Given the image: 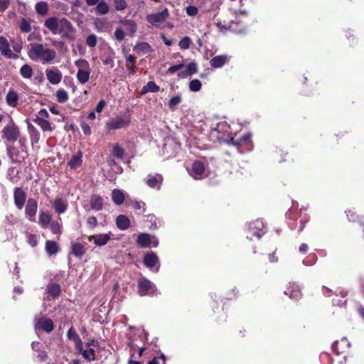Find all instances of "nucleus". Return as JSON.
<instances>
[{
    "mask_svg": "<svg viewBox=\"0 0 364 364\" xmlns=\"http://www.w3.org/2000/svg\"><path fill=\"white\" fill-rule=\"evenodd\" d=\"M43 26L51 33L58 34L62 38L73 42L76 38V28L66 18L50 16L44 21Z\"/></svg>",
    "mask_w": 364,
    "mask_h": 364,
    "instance_id": "nucleus-1",
    "label": "nucleus"
},
{
    "mask_svg": "<svg viewBox=\"0 0 364 364\" xmlns=\"http://www.w3.org/2000/svg\"><path fill=\"white\" fill-rule=\"evenodd\" d=\"M28 55L34 61H39L42 64H50L56 58V52L48 48L46 45L31 43L28 50Z\"/></svg>",
    "mask_w": 364,
    "mask_h": 364,
    "instance_id": "nucleus-2",
    "label": "nucleus"
},
{
    "mask_svg": "<svg viewBox=\"0 0 364 364\" xmlns=\"http://www.w3.org/2000/svg\"><path fill=\"white\" fill-rule=\"evenodd\" d=\"M75 65L78 68L77 72V80L80 84H85L90 78L91 69L88 61L85 59H79L75 62Z\"/></svg>",
    "mask_w": 364,
    "mask_h": 364,
    "instance_id": "nucleus-3",
    "label": "nucleus"
},
{
    "mask_svg": "<svg viewBox=\"0 0 364 364\" xmlns=\"http://www.w3.org/2000/svg\"><path fill=\"white\" fill-rule=\"evenodd\" d=\"M264 228V224L261 220H257L250 223L248 225L247 239L252 240L254 238H256L259 240L265 233Z\"/></svg>",
    "mask_w": 364,
    "mask_h": 364,
    "instance_id": "nucleus-4",
    "label": "nucleus"
},
{
    "mask_svg": "<svg viewBox=\"0 0 364 364\" xmlns=\"http://www.w3.org/2000/svg\"><path fill=\"white\" fill-rule=\"evenodd\" d=\"M137 287L141 296L153 295L156 290V286L146 277L138 279Z\"/></svg>",
    "mask_w": 364,
    "mask_h": 364,
    "instance_id": "nucleus-5",
    "label": "nucleus"
},
{
    "mask_svg": "<svg viewBox=\"0 0 364 364\" xmlns=\"http://www.w3.org/2000/svg\"><path fill=\"white\" fill-rule=\"evenodd\" d=\"M7 155L12 163H21L24 161L28 156V151H25L14 146L8 145L6 146Z\"/></svg>",
    "mask_w": 364,
    "mask_h": 364,
    "instance_id": "nucleus-6",
    "label": "nucleus"
},
{
    "mask_svg": "<svg viewBox=\"0 0 364 364\" xmlns=\"http://www.w3.org/2000/svg\"><path fill=\"white\" fill-rule=\"evenodd\" d=\"M2 138L9 142H15L20 136L18 127L14 122L6 125L2 129Z\"/></svg>",
    "mask_w": 364,
    "mask_h": 364,
    "instance_id": "nucleus-7",
    "label": "nucleus"
},
{
    "mask_svg": "<svg viewBox=\"0 0 364 364\" xmlns=\"http://www.w3.org/2000/svg\"><path fill=\"white\" fill-rule=\"evenodd\" d=\"M34 326L36 329L42 330L46 333H50L54 328V323L52 319L44 316L36 317Z\"/></svg>",
    "mask_w": 364,
    "mask_h": 364,
    "instance_id": "nucleus-8",
    "label": "nucleus"
},
{
    "mask_svg": "<svg viewBox=\"0 0 364 364\" xmlns=\"http://www.w3.org/2000/svg\"><path fill=\"white\" fill-rule=\"evenodd\" d=\"M38 210L37 200L33 198H29L25 205V216L31 222L36 221V215Z\"/></svg>",
    "mask_w": 364,
    "mask_h": 364,
    "instance_id": "nucleus-9",
    "label": "nucleus"
},
{
    "mask_svg": "<svg viewBox=\"0 0 364 364\" xmlns=\"http://www.w3.org/2000/svg\"><path fill=\"white\" fill-rule=\"evenodd\" d=\"M251 137L252 135L250 133H246L238 139H235L233 136H230L229 139L226 141V142L229 145H233L242 152V151L240 149L243 146L248 147L251 144Z\"/></svg>",
    "mask_w": 364,
    "mask_h": 364,
    "instance_id": "nucleus-10",
    "label": "nucleus"
},
{
    "mask_svg": "<svg viewBox=\"0 0 364 364\" xmlns=\"http://www.w3.org/2000/svg\"><path fill=\"white\" fill-rule=\"evenodd\" d=\"M136 244L139 247L147 248L149 247L151 244L153 247L158 245V241L155 237L151 236L148 233H140L137 236Z\"/></svg>",
    "mask_w": 364,
    "mask_h": 364,
    "instance_id": "nucleus-11",
    "label": "nucleus"
},
{
    "mask_svg": "<svg viewBox=\"0 0 364 364\" xmlns=\"http://www.w3.org/2000/svg\"><path fill=\"white\" fill-rule=\"evenodd\" d=\"M27 193L21 187L14 189V203L17 209L21 210L26 203Z\"/></svg>",
    "mask_w": 364,
    "mask_h": 364,
    "instance_id": "nucleus-12",
    "label": "nucleus"
},
{
    "mask_svg": "<svg viewBox=\"0 0 364 364\" xmlns=\"http://www.w3.org/2000/svg\"><path fill=\"white\" fill-rule=\"evenodd\" d=\"M130 123V120L127 118L117 117L112 119L106 123V128L109 130L122 129L127 127Z\"/></svg>",
    "mask_w": 364,
    "mask_h": 364,
    "instance_id": "nucleus-13",
    "label": "nucleus"
},
{
    "mask_svg": "<svg viewBox=\"0 0 364 364\" xmlns=\"http://www.w3.org/2000/svg\"><path fill=\"white\" fill-rule=\"evenodd\" d=\"M0 52L4 56L6 57L7 58H18V54L12 53L11 50L10 49V46L8 40L4 36H0Z\"/></svg>",
    "mask_w": 364,
    "mask_h": 364,
    "instance_id": "nucleus-14",
    "label": "nucleus"
},
{
    "mask_svg": "<svg viewBox=\"0 0 364 364\" xmlns=\"http://www.w3.org/2000/svg\"><path fill=\"white\" fill-rule=\"evenodd\" d=\"M169 16L168 11L165 8L161 12L149 14L146 20L150 23H162L165 21Z\"/></svg>",
    "mask_w": 364,
    "mask_h": 364,
    "instance_id": "nucleus-15",
    "label": "nucleus"
},
{
    "mask_svg": "<svg viewBox=\"0 0 364 364\" xmlns=\"http://www.w3.org/2000/svg\"><path fill=\"white\" fill-rule=\"evenodd\" d=\"M284 294L291 299H299L301 297L300 287L294 282L289 283Z\"/></svg>",
    "mask_w": 364,
    "mask_h": 364,
    "instance_id": "nucleus-16",
    "label": "nucleus"
},
{
    "mask_svg": "<svg viewBox=\"0 0 364 364\" xmlns=\"http://www.w3.org/2000/svg\"><path fill=\"white\" fill-rule=\"evenodd\" d=\"M110 233L93 235L88 237V241H93L96 246H104L110 240Z\"/></svg>",
    "mask_w": 364,
    "mask_h": 364,
    "instance_id": "nucleus-17",
    "label": "nucleus"
},
{
    "mask_svg": "<svg viewBox=\"0 0 364 364\" xmlns=\"http://www.w3.org/2000/svg\"><path fill=\"white\" fill-rule=\"evenodd\" d=\"M348 347L349 344L348 343L347 340L341 339L339 341H335L332 345L331 349L333 353H335L337 355H339L345 353Z\"/></svg>",
    "mask_w": 364,
    "mask_h": 364,
    "instance_id": "nucleus-18",
    "label": "nucleus"
},
{
    "mask_svg": "<svg viewBox=\"0 0 364 364\" xmlns=\"http://www.w3.org/2000/svg\"><path fill=\"white\" fill-rule=\"evenodd\" d=\"M46 74L48 80L53 85L58 84L62 80V73L57 68L55 70L47 69L46 70Z\"/></svg>",
    "mask_w": 364,
    "mask_h": 364,
    "instance_id": "nucleus-19",
    "label": "nucleus"
},
{
    "mask_svg": "<svg viewBox=\"0 0 364 364\" xmlns=\"http://www.w3.org/2000/svg\"><path fill=\"white\" fill-rule=\"evenodd\" d=\"M27 124V129L31 141V144H38L40 141V132L31 123L29 119H26Z\"/></svg>",
    "mask_w": 364,
    "mask_h": 364,
    "instance_id": "nucleus-20",
    "label": "nucleus"
},
{
    "mask_svg": "<svg viewBox=\"0 0 364 364\" xmlns=\"http://www.w3.org/2000/svg\"><path fill=\"white\" fill-rule=\"evenodd\" d=\"M143 262L147 268L151 269L159 264V259L154 252H149L145 254Z\"/></svg>",
    "mask_w": 364,
    "mask_h": 364,
    "instance_id": "nucleus-21",
    "label": "nucleus"
},
{
    "mask_svg": "<svg viewBox=\"0 0 364 364\" xmlns=\"http://www.w3.org/2000/svg\"><path fill=\"white\" fill-rule=\"evenodd\" d=\"M52 221V215L48 211L41 210L39 212L38 223L42 228H48Z\"/></svg>",
    "mask_w": 364,
    "mask_h": 364,
    "instance_id": "nucleus-22",
    "label": "nucleus"
},
{
    "mask_svg": "<svg viewBox=\"0 0 364 364\" xmlns=\"http://www.w3.org/2000/svg\"><path fill=\"white\" fill-rule=\"evenodd\" d=\"M52 205L55 212L59 215L64 213L68 207L67 202L61 198L54 199L52 203Z\"/></svg>",
    "mask_w": 364,
    "mask_h": 364,
    "instance_id": "nucleus-23",
    "label": "nucleus"
},
{
    "mask_svg": "<svg viewBox=\"0 0 364 364\" xmlns=\"http://www.w3.org/2000/svg\"><path fill=\"white\" fill-rule=\"evenodd\" d=\"M90 208L95 211H99L103 208V198L99 194H92L90 199Z\"/></svg>",
    "mask_w": 364,
    "mask_h": 364,
    "instance_id": "nucleus-24",
    "label": "nucleus"
},
{
    "mask_svg": "<svg viewBox=\"0 0 364 364\" xmlns=\"http://www.w3.org/2000/svg\"><path fill=\"white\" fill-rule=\"evenodd\" d=\"M229 61V58L225 55H220L213 57L210 60V65L212 68H219L223 67Z\"/></svg>",
    "mask_w": 364,
    "mask_h": 364,
    "instance_id": "nucleus-25",
    "label": "nucleus"
},
{
    "mask_svg": "<svg viewBox=\"0 0 364 364\" xmlns=\"http://www.w3.org/2000/svg\"><path fill=\"white\" fill-rule=\"evenodd\" d=\"M192 172L196 179L200 178L205 172V166L200 161H195L192 164Z\"/></svg>",
    "mask_w": 364,
    "mask_h": 364,
    "instance_id": "nucleus-26",
    "label": "nucleus"
},
{
    "mask_svg": "<svg viewBox=\"0 0 364 364\" xmlns=\"http://www.w3.org/2000/svg\"><path fill=\"white\" fill-rule=\"evenodd\" d=\"M198 72L197 64L194 62L190 63L185 70L181 71L178 73V77L180 78H186L191 76Z\"/></svg>",
    "mask_w": 364,
    "mask_h": 364,
    "instance_id": "nucleus-27",
    "label": "nucleus"
},
{
    "mask_svg": "<svg viewBox=\"0 0 364 364\" xmlns=\"http://www.w3.org/2000/svg\"><path fill=\"white\" fill-rule=\"evenodd\" d=\"M78 353L81 354L82 357L88 362L95 361L96 358L95 350L93 348H89L88 350L83 349V343L81 345L80 349H76Z\"/></svg>",
    "mask_w": 364,
    "mask_h": 364,
    "instance_id": "nucleus-28",
    "label": "nucleus"
},
{
    "mask_svg": "<svg viewBox=\"0 0 364 364\" xmlns=\"http://www.w3.org/2000/svg\"><path fill=\"white\" fill-rule=\"evenodd\" d=\"M82 153L78 151L76 154L73 155L68 163V165L73 170H75L80 167L82 164Z\"/></svg>",
    "mask_w": 364,
    "mask_h": 364,
    "instance_id": "nucleus-29",
    "label": "nucleus"
},
{
    "mask_svg": "<svg viewBox=\"0 0 364 364\" xmlns=\"http://www.w3.org/2000/svg\"><path fill=\"white\" fill-rule=\"evenodd\" d=\"M86 252L85 245L76 242L71 245L70 253L77 258H81Z\"/></svg>",
    "mask_w": 364,
    "mask_h": 364,
    "instance_id": "nucleus-30",
    "label": "nucleus"
},
{
    "mask_svg": "<svg viewBox=\"0 0 364 364\" xmlns=\"http://www.w3.org/2000/svg\"><path fill=\"white\" fill-rule=\"evenodd\" d=\"M32 21L31 18H21L18 22L20 31L23 33H30L32 30Z\"/></svg>",
    "mask_w": 364,
    "mask_h": 364,
    "instance_id": "nucleus-31",
    "label": "nucleus"
},
{
    "mask_svg": "<svg viewBox=\"0 0 364 364\" xmlns=\"http://www.w3.org/2000/svg\"><path fill=\"white\" fill-rule=\"evenodd\" d=\"M116 225L120 230H125L130 226V220L125 215H119L116 218Z\"/></svg>",
    "mask_w": 364,
    "mask_h": 364,
    "instance_id": "nucleus-32",
    "label": "nucleus"
},
{
    "mask_svg": "<svg viewBox=\"0 0 364 364\" xmlns=\"http://www.w3.org/2000/svg\"><path fill=\"white\" fill-rule=\"evenodd\" d=\"M18 95L13 90H9L6 95V102L11 107H16L18 102Z\"/></svg>",
    "mask_w": 364,
    "mask_h": 364,
    "instance_id": "nucleus-33",
    "label": "nucleus"
},
{
    "mask_svg": "<svg viewBox=\"0 0 364 364\" xmlns=\"http://www.w3.org/2000/svg\"><path fill=\"white\" fill-rule=\"evenodd\" d=\"M33 121L38 126H40L43 132H51L53 129V127L51 126L50 122L46 119H43L41 117H36Z\"/></svg>",
    "mask_w": 364,
    "mask_h": 364,
    "instance_id": "nucleus-34",
    "label": "nucleus"
},
{
    "mask_svg": "<svg viewBox=\"0 0 364 364\" xmlns=\"http://www.w3.org/2000/svg\"><path fill=\"white\" fill-rule=\"evenodd\" d=\"M67 337L69 340H72L75 343V349H80L82 341L80 338L79 335L76 333V331L70 328L67 332Z\"/></svg>",
    "mask_w": 364,
    "mask_h": 364,
    "instance_id": "nucleus-35",
    "label": "nucleus"
},
{
    "mask_svg": "<svg viewBox=\"0 0 364 364\" xmlns=\"http://www.w3.org/2000/svg\"><path fill=\"white\" fill-rule=\"evenodd\" d=\"M124 194L119 189H114L112 192V200L113 203L117 205H122L124 202Z\"/></svg>",
    "mask_w": 364,
    "mask_h": 364,
    "instance_id": "nucleus-36",
    "label": "nucleus"
},
{
    "mask_svg": "<svg viewBox=\"0 0 364 364\" xmlns=\"http://www.w3.org/2000/svg\"><path fill=\"white\" fill-rule=\"evenodd\" d=\"M47 293L53 299H56L60 296L61 291L60 286L57 283H51L47 287Z\"/></svg>",
    "mask_w": 364,
    "mask_h": 364,
    "instance_id": "nucleus-37",
    "label": "nucleus"
},
{
    "mask_svg": "<svg viewBox=\"0 0 364 364\" xmlns=\"http://www.w3.org/2000/svg\"><path fill=\"white\" fill-rule=\"evenodd\" d=\"M35 10L38 15L45 16L48 13V4L44 1H39L35 5Z\"/></svg>",
    "mask_w": 364,
    "mask_h": 364,
    "instance_id": "nucleus-38",
    "label": "nucleus"
},
{
    "mask_svg": "<svg viewBox=\"0 0 364 364\" xmlns=\"http://www.w3.org/2000/svg\"><path fill=\"white\" fill-rule=\"evenodd\" d=\"M45 249L49 256L56 255L59 251L57 243L53 240H47L46 242Z\"/></svg>",
    "mask_w": 364,
    "mask_h": 364,
    "instance_id": "nucleus-39",
    "label": "nucleus"
},
{
    "mask_svg": "<svg viewBox=\"0 0 364 364\" xmlns=\"http://www.w3.org/2000/svg\"><path fill=\"white\" fill-rule=\"evenodd\" d=\"M160 90V87L154 81H149L146 85H144L141 90V94L145 95L147 92H157Z\"/></svg>",
    "mask_w": 364,
    "mask_h": 364,
    "instance_id": "nucleus-40",
    "label": "nucleus"
},
{
    "mask_svg": "<svg viewBox=\"0 0 364 364\" xmlns=\"http://www.w3.org/2000/svg\"><path fill=\"white\" fill-rule=\"evenodd\" d=\"M136 58L134 55L129 54L126 56L127 68L129 70L130 74H134L136 72V66L135 65Z\"/></svg>",
    "mask_w": 364,
    "mask_h": 364,
    "instance_id": "nucleus-41",
    "label": "nucleus"
},
{
    "mask_svg": "<svg viewBox=\"0 0 364 364\" xmlns=\"http://www.w3.org/2000/svg\"><path fill=\"white\" fill-rule=\"evenodd\" d=\"M122 23L125 26H128L129 36L131 37H134L137 30V26L135 21L133 20L126 19L122 21Z\"/></svg>",
    "mask_w": 364,
    "mask_h": 364,
    "instance_id": "nucleus-42",
    "label": "nucleus"
},
{
    "mask_svg": "<svg viewBox=\"0 0 364 364\" xmlns=\"http://www.w3.org/2000/svg\"><path fill=\"white\" fill-rule=\"evenodd\" d=\"M162 180L163 178L161 175L154 176L149 175V178L146 180V183L149 187L154 188L162 181Z\"/></svg>",
    "mask_w": 364,
    "mask_h": 364,
    "instance_id": "nucleus-43",
    "label": "nucleus"
},
{
    "mask_svg": "<svg viewBox=\"0 0 364 364\" xmlns=\"http://www.w3.org/2000/svg\"><path fill=\"white\" fill-rule=\"evenodd\" d=\"M33 68L30 65L25 64L20 68V74L23 78H31L33 75Z\"/></svg>",
    "mask_w": 364,
    "mask_h": 364,
    "instance_id": "nucleus-44",
    "label": "nucleus"
},
{
    "mask_svg": "<svg viewBox=\"0 0 364 364\" xmlns=\"http://www.w3.org/2000/svg\"><path fill=\"white\" fill-rule=\"evenodd\" d=\"M134 50L137 53H148L151 51V47L148 43L141 42L136 45Z\"/></svg>",
    "mask_w": 364,
    "mask_h": 364,
    "instance_id": "nucleus-45",
    "label": "nucleus"
},
{
    "mask_svg": "<svg viewBox=\"0 0 364 364\" xmlns=\"http://www.w3.org/2000/svg\"><path fill=\"white\" fill-rule=\"evenodd\" d=\"M48 228L53 234L58 235L59 236L62 234V225L57 220H53L48 225Z\"/></svg>",
    "mask_w": 364,
    "mask_h": 364,
    "instance_id": "nucleus-46",
    "label": "nucleus"
},
{
    "mask_svg": "<svg viewBox=\"0 0 364 364\" xmlns=\"http://www.w3.org/2000/svg\"><path fill=\"white\" fill-rule=\"evenodd\" d=\"M96 14L98 15H105L109 12V6L105 1L98 2L95 8Z\"/></svg>",
    "mask_w": 364,
    "mask_h": 364,
    "instance_id": "nucleus-47",
    "label": "nucleus"
},
{
    "mask_svg": "<svg viewBox=\"0 0 364 364\" xmlns=\"http://www.w3.org/2000/svg\"><path fill=\"white\" fill-rule=\"evenodd\" d=\"M56 100L59 103H65L68 100V95L63 89H60L56 91Z\"/></svg>",
    "mask_w": 364,
    "mask_h": 364,
    "instance_id": "nucleus-48",
    "label": "nucleus"
},
{
    "mask_svg": "<svg viewBox=\"0 0 364 364\" xmlns=\"http://www.w3.org/2000/svg\"><path fill=\"white\" fill-rule=\"evenodd\" d=\"M182 102V98L181 95H177L172 97L168 103V107L171 110H174L176 106H178Z\"/></svg>",
    "mask_w": 364,
    "mask_h": 364,
    "instance_id": "nucleus-49",
    "label": "nucleus"
},
{
    "mask_svg": "<svg viewBox=\"0 0 364 364\" xmlns=\"http://www.w3.org/2000/svg\"><path fill=\"white\" fill-rule=\"evenodd\" d=\"M112 153L118 159H122L124 156V150L119 144H115L113 146Z\"/></svg>",
    "mask_w": 364,
    "mask_h": 364,
    "instance_id": "nucleus-50",
    "label": "nucleus"
},
{
    "mask_svg": "<svg viewBox=\"0 0 364 364\" xmlns=\"http://www.w3.org/2000/svg\"><path fill=\"white\" fill-rule=\"evenodd\" d=\"M147 364H166V355L161 353L159 356H155Z\"/></svg>",
    "mask_w": 364,
    "mask_h": 364,
    "instance_id": "nucleus-51",
    "label": "nucleus"
},
{
    "mask_svg": "<svg viewBox=\"0 0 364 364\" xmlns=\"http://www.w3.org/2000/svg\"><path fill=\"white\" fill-rule=\"evenodd\" d=\"M202 84L199 80L194 79L189 82V89L192 92H198L201 89Z\"/></svg>",
    "mask_w": 364,
    "mask_h": 364,
    "instance_id": "nucleus-52",
    "label": "nucleus"
},
{
    "mask_svg": "<svg viewBox=\"0 0 364 364\" xmlns=\"http://www.w3.org/2000/svg\"><path fill=\"white\" fill-rule=\"evenodd\" d=\"M191 43V40L188 36L183 37L178 43L179 47L183 50L189 48Z\"/></svg>",
    "mask_w": 364,
    "mask_h": 364,
    "instance_id": "nucleus-53",
    "label": "nucleus"
},
{
    "mask_svg": "<svg viewBox=\"0 0 364 364\" xmlns=\"http://www.w3.org/2000/svg\"><path fill=\"white\" fill-rule=\"evenodd\" d=\"M232 23L233 21H232L227 24H223L221 21H218L215 23V26L221 32H225L231 29Z\"/></svg>",
    "mask_w": 364,
    "mask_h": 364,
    "instance_id": "nucleus-54",
    "label": "nucleus"
},
{
    "mask_svg": "<svg viewBox=\"0 0 364 364\" xmlns=\"http://www.w3.org/2000/svg\"><path fill=\"white\" fill-rule=\"evenodd\" d=\"M238 294H239L238 289L236 287H235V288L232 289L230 291H228L225 294V296L224 298L226 299H228V300H232V299H236L238 296Z\"/></svg>",
    "mask_w": 364,
    "mask_h": 364,
    "instance_id": "nucleus-55",
    "label": "nucleus"
},
{
    "mask_svg": "<svg viewBox=\"0 0 364 364\" xmlns=\"http://www.w3.org/2000/svg\"><path fill=\"white\" fill-rule=\"evenodd\" d=\"M94 25L98 31H102L105 28L106 21L102 19L97 18L94 21Z\"/></svg>",
    "mask_w": 364,
    "mask_h": 364,
    "instance_id": "nucleus-56",
    "label": "nucleus"
},
{
    "mask_svg": "<svg viewBox=\"0 0 364 364\" xmlns=\"http://www.w3.org/2000/svg\"><path fill=\"white\" fill-rule=\"evenodd\" d=\"M115 9L122 11L127 7V4L125 0H114Z\"/></svg>",
    "mask_w": 364,
    "mask_h": 364,
    "instance_id": "nucleus-57",
    "label": "nucleus"
},
{
    "mask_svg": "<svg viewBox=\"0 0 364 364\" xmlns=\"http://www.w3.org/2000/svg\"><path fill=\"white\" fill-rule=\"evenodd\" d=\"M86 43L89 47L94 48L97 45V37L95 34L89 35L86 38Z\"/></svg>",
    "mask_w": 364,
    "mask_h": 364,
    "instance_id": "nucleus-58",
    "label": "nucleus"
},
{
    "mask_svg": "<svg viewBox=\"0 0 364 364\" xmlns=\"http://www.w3.org/2000/svg\"><path fill=\"white\" fill-rule=\"evenodd\" d=\"M28 244L33 247L38 245V236L36 234H28L27 236Z\"/></svg>",
    "mask_w": 364,
    "mask_h": 364,
    "instance_id": "nucleus-59",
    "label": "nucleus"
},
{
    "mask_svg": "<svg viewBox=\"0 0 364 364\" xmlns=\"http://www.w3.org/2000/svg\"><path fill=\"white\" fill-rule=\"evenodd\" d=\"M114 34L115 39L119 42L124 40L125 36V33L121 28H117Z\"/></svg>",
    "mask_w": 364,
    "mask_h": 364,
    "instance_id": "nucleus-60",
    "label": "nucleus"
},
{
    "mask_svg": "<svg viewBox=\"0 0 364 364\" xmlns=\"http://www.w3.org/2000/svg\"><path fill=\"white\" fill-rule=\"evenodd\" d=\"M227 129H229L227 124H217L215 128L213 129L212 134H214L215 132H216L217 134H220L222 132L225 131Z\"/></svg>",
    "mask_w": 364,
    "mask_h": 364,
    "instance_id": "nucleus-61",
    "label": "nucleus"
},
{
    "mask_svg": "<svg viewBox=\"0 0 364 364\" xmlns=\"http://www.w3.org/2000/svg\"><path fill=\"white\" fill-rule=\"evenodd\" d=\"M80 127L82 131L83 132L84 134L89 136L91 134V128L88 124H87L85 122H82L80 123Z\"/></svg>",
    "mask_w": 364,
    "mask_h": 364,
    "instance_id": "nucleus-62",
    "label": "nucleus"
},
{
    "mask_svg": "<svg viewBox=\"0 0 364 364\" xmlns=\"http://www.w3.org/2000/svg\"><path fill=\"white\" fill-rule=\"evenodd\" d=\"M186 14L190 16H194L198 12L197 7H196L195 6H187L186 9Z\"/></svg>",
    "mask_w": 364,
    "mask_h": 364,
    "instance_id": "nucleus-63",
    "label": "nucleus"
},
{
    "mask_svg": "<svg viewBox=\"0 0 364 364\" xmlns=\"http://www.w3.org/2000/svg\"><path fill=\"white\" fill-rule=\"evenodd\" d=\"M87 225H89V227L90 228L93 229V228H96L97 225V218L95 216H94V215L90 216L87 218Z\"/></svg>",
    "mask_w": 364,
    "mask_h": 364,
    "instance_id": "nucleus-64",
    "label": "nucleus"
}]
</instances>
